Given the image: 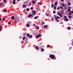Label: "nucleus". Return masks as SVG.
I'll return each mask as SVG.
<instances>
[{
    "instance_id": "1",
    "label": "nucleus",
    "mask_w": 73,
    "mask_h": 73,
    "mask_svg": "<svg viewBox=\"0 0 73 73\" xmlns=\"http://www.w3.org/2000/svg\"><path fill=\"white\" fill-rule=\"evenodd\" d=\"M49 57L51 59H52V60H56V56L55 55L53 54H50L49 55Z\"/></svg>"
},
{
    "instance_id": "2",
    "label": "nucleus",
    "mask_w": 73,
    "mask_h": 73,
    "mask_svg": "<svg viewBox=\"0 0 73 73\" xmlns=\"http://www.w3.org/2000/svg\"><path fill=\"white\" fill-rule=\"evenodd\" d=\"M27 37H29V38H31L33 37V36L32 35H29V33H27Z\"/></svg>"
},
{
    "instance_id": "3",
    "label": "nucleus",
    "mask_w": 73,
    "mask_h": 73,
    "mask_svg": "<svg viewBox=\"0 0 73 73\" xmlns=\"http://www.w3.org/2000/svg\"><path fill=\"white\" fill-rule=\"evenodd\" d=\"M32 14L33 15H35V14H36V11H34V10H33L32 11Z\"/></svg>"
},
{
    "instance_id": "4",
    "label": "nucleus",
    "mask_w": 73,
    "mask_h": 73,
    "mask_svg": "<svg viewBox=\"0 0 73 73\" xmlns=\"http://www.w3.org/2000/svg\"><path fill=\"white\" fill-rule=\"evenodd\" d=\"M41 37V35L40 34H38V35H37V38H38V37Z\"/></svg>"
},
{
    "instance_id": "5",
    "label": "nucleus",
    "mask_w": 73,
    "mask_h": 73,
    "mask_svg": "<svg viewBox=\"0 0 73 73\" xmlns=\"http://www.w3.org/2000/svg\"><path fill=\"white\" fill-rule=\"evenodd\" d=\"M41 37V35L40 34H38V35H37V38H38V37Z\"/></svg>"
},
{
    "instance_id": "6",
    "label": "nucleus",
    "mask_w": 73,
    "mask_h": 73,
    "mask_svg": "<svg viewBox=\"0 0 73 73\" xmlns=\"http://www.w3.org/2000/svg\"><path fill=\"white\" fill-rule=\"evenodd\" d=\"M37 12H39V11H40V10L39 8H37Z\"/></svg>"
},
{
    "instance_id": "7",
    "label": "nucleus",
    "mask_w": 73,
    "mask_h": 73,
    "mask_svg": "<svg viewBox=\"0 0 73 73\" xmlns=\"http://www.w3.org/2000/svg\"><path fill=\"white\" fill-rule=\"evenodd\" d=\"M3 12H7V11L5 9H3L2 11Z\"/></svg>"
},
{
    "instance_id": "8",
    "label": "nucleus",
    "mask_w": 73,
    "mask_h": 73,
    "mask_svg": "<svg viewBox=\"0 0 73 73\" xmlns=\"http://www.w3.org/2000/svg\"><path fill=\"white\" fill-rule=\"evenodd\" d=\"M14 19H15V17H14V16H13L11 17V20H13Z\"/></svg>"
},
{
    "instance_id": "9",
    "label": "nucleus",
    "mask_w": 73,
    "mask_h": 73,
    "mask_svg": "<svg viewBox=\"0 0 73 73\" xmlns=\"http://www.w3.org/2000/svg\"><path fill=\"white\" fill-rule=\"evenodd\" d=\"M31 16L33 17V15H31V14L29 15L28 16L29 18V17H31Z\"/></svg>"
},
{
    "instance_id": "10",
    "label": "nucleus",
    "mask_w": 73,
    "mask_h": 73,
    "mask_svg": "<svg viewBox=\"0 0 73 73\" xmlns=\"http://www.w3.org/2000/svg\"><path fill=\"white\" fill-rule=\"evenodd\" d=\"M57 2L56 1L54 4L55 6H56L57 5Z\"/></svg>"
},
{
    "instance_id": "11",
    "label": "nucleus",
    "mask_w": 73,
    "mask_h": 73,
    "mask_svg": "<svg viewBox=\"0 0 73 73\" xmlns=\"http://www.w3.org/2000/svg\"><path fill=\"white\" fill-rule=\"evenodd\" d=\"M59 15L60 17H62V15L61 14V13L59 14Z\"/></svg>"
},
{
    "instance_id": "12",
    "label": "nucleus",
    "mask_w": 73,
    "mask_h": 73,
    "mask_svg": "<svg viewBox=\"0 0 73 73\" xmlns=\"http://www.w3.org/2000/svg\"><path fill=\"white\" fill-rule=\"evenodd\" d=\"M41 52H44V49L42 48H41Z\"/></svg>"
},
{
    "instance_id": "13",
    "label": "nucleus",
    "mask_w": 73,
    "mask_h": 73,
    "mask_svg": "<svg viewBox=\"0 0 73 73\" xmlns=\"http://www.w3.org/2000/svg\"><path fill=\"white\" fill-rule=\"evenodd\" d=\"M44 28H47V27H48V25H45L44 26Z\"/></svg>"
},
{
    "instance_id": "14",
    "label": "nucleus",
    "mask_w": 73,
    "mask_h": 73,
    "mask_svg": "<svg viewBox=\"0 0 73 73\" xmlns=\"http://www.w3.org/2000/svg\"><path fill=\"white\" fill-rule=\"evenodd\" d=\"M26 26L27 27H29L30 26L29 24H27L26 25Z\"/></svg>"
},
{
    "instance_id": "15",
    "label": "nucleus",
    "mask_w": 73,
    "mask_h": 73,
    "mask_svg": "<svg viewBox=\"0 0 73 73\" xmlns=\"http://www.w3.org/2000/svg\"><path fill=\"white\" fill-rule=\"evenodd\" d=\"M25 36H23V40H25Z\"/></svg>"
},
{
    "instance_id": "16",
    "label": "nucleus",
    "mask_w": 73,
    "mask_h": 73,
    "mask_svg": "<svg viewBox=\"0 0 73 73\" xmlns=\"http://www.w3.org/2000/svg\"><path fill=\"white\" fill-rule=\"evenodd\" d=\"M26 35H27L26 33H24L23 34V36H26Z\"/></svg>"
},
{
    "instance_id": "17",
    "label": "nucleus",
    "mask_w": 73,
    "mask_h": 73,
    "mask_svg": "<svg viewBox=\"0 0 73 73\" xmlns=\"http://www.w3.org/2000/svg\"><path fill=\"white\" fill-rule=\"evenodd\" d=\"M1 27H2V25H0V31H1Z\"/></svg>"
},
{
    "instance_id": "18",
    "label": "nucleus",
    "mask_w": 73,
    "mask_h": 73,
    "mask_svg": "<svg viewBox=\"0 0 73 73\" xmlns=\"http://www.w3.org/2000/svg\"><path fill=\"white\" fill-rule=\"evenodd\" d=\"M64 21H69V19H64Z\"/></svg>"
},
{
    "instance_id": "19",
    "label": "nucleus",
    "mask_w": 73,
    "mask_h": 73,
    "mask_svg": "<svg viewBox=\"0 0 73 73\" xmlns=\"http://www.w3.org/2000/svg\"><path fill=\"white\" fill-rule=\"evenodd\" d=\"M26 11H29V8H28L26 9Z\"/></svg>"
},
{
    "instance_id": "20",
    "label": "nucleus",
    "mask_w": 73,
    "mask_h": 73,
    "mask_svg": "<svg viewBox=\"0 0 73 73\" xmlns=\"http://www.w3.org/2000/svg\"><path fill=\"white\" fill-rule=\"evenodd\" d=\"M13 4H16V2H15V1H13Z\"/></svg>"
},
{
    "instance_id": "21",
    "label": "nucleus",
    "mask_w": 73,
    "mask_h": 73,
    "mask_svg": "<svg viewBox=\"0 0 73 73\" xmlns=\"http://www.w3.org/2000/svg\"><path fill=\"white\" fill-rule=\"evenodd\" d=\"M38 4H39V5H42V3H38Z\"/></svg>"
},
{
    "instance_id": "22",
    "label": "nucleus",
    "mask_w": 73,
    "mask_h": 73,
    "mask_svg": "<svg viewBox=\"0 0 73 73\" xmlns=\"http://www.w3.org/2000/svg\"><path fill=\"white\" fill-rule=\"evenodd\" d=\"M53 7H54V5L53 4H52L51 5V7L52 8H53Z\"/></svg>"
},
{
    "instance_id": "23",
    "label": "nucleus",
    "mask_w": 73,
    "mask_h": 73,
    "mask_svg": "<svg viewBox=\"0 0 73 73\" xmlns=\"http://www.w3.org/2000/svg\"><path fill=\"white\" fill-rule=\"evenodd\" d=\"M68 5H70V2H68Z\"/></svg>"
},
{
    "instance_id": "24",
    "label": "nucleus",
    "mask_w": 73,
    "mask_h": 73,
    "mask_svg": "<svg viewBox=\"0 0 73 73\" xmlns=\"http://www.w3.org/2000/svg\"><path fill=\"white\" fill-rule=\"evenodd\" d=\"M68 17L69 19H70L72 17L70 15H69Z\"/></svg>"
},
{
    "instance_id": "25",
    "label": "nucleus",
    "mask_w": 73,
    "mask_h": 73,
    "mask_svg": "<svg viewBox=\"0 0 73 73\" xmlns=\"http://www.w3.org/2000/svg\"><path fill=\"white\" fill-rule=\"evenodd\" d=\"M6 2H7V0H3L4 3H6Z\"/></svg>"
},
{
    "instance_id": "26",
    "label": "nucleus",
    "mask_w": 73,
    "mask_h": 73,
    "mask_svg": "<svg viewBox=\"0 0 73 73\" xmlns=\"http://www.w3.org/2000/svg\"><path fill=\"white\" fill-rule=\"evenodd\" d=\"M44 24H45V22H42V25H44Z\"/></svg>"
},
{
    "instance_id": "27",
    "label": "nucleus",
    "mask_w": 73,
    "mask_h": 73,
    "mask_svg": "<svg viewBox=\"0 0 73 73\" xmlns=\"http://www.w3.org/2000/svg\"><path fill=\"white\" fill-rule=\"evenodd\" d=\"M8 24H9V25H11V22H9L8 23Z\"/></svg>"
},
{
    "instance_id": "28",
    "label": "nucleus",
    "mask_w": 73,
    "mask_h": 73,
    "mask_svg": "<svg viewBox=\"0 0 73 73\" xmlns=\"http://www.w3.org/2000/svg\"><path fill=\"white\" fill-rule=\"evenodd\" d=\"M24 40H23L21 42V43L22 44H23V43H24Z\"/></svg>"
},
{
    "instance_id": "29",
    "label": "nucleus",
    "mask_w": 73,
    "mask_h": 73,
    "mask_svg": "<svg viewBox=\"0 0 73 73\" xmlns=\"http://www.w3.org/2000/svg\"><path fill=\"white\" fill-rule=\"evenodd\" d=\"M67 29H68V30H70V28H69V27H68Z\"/></svg>"
},
{
    "instance_id": "30",
    "label": "nucleus",
    "mask_w": 73,
    "mask_h": 73,
    "mask_svg": "<svg viewBox=\"0 0 73 73\" xmlns=\"http://www.w3.org/2000/svg\"><path fill=\"white\" fill-rule=\"evenodd\" d=\"M5 20V18H3V19H2V21H4V20Z\"/></svg>"
},
{
    "instance_id": "31",
    "label": "nucleus",
    "mask_w": 73,
    "mask_h": 73,
    "mask_svg": "<svg viewBox=\"0 0 73 73\" xmlns=\"http://www.w3.org/2000/svg\"><path fill=\"white\" fill-rule=\"evenodd\" d=\"M39 27L38 26H37V29H39Z\"/></svg>"
},
{
    "instance_id": "32",
    "label": "nucleus",
    "mask_w": 73,
    "mask_h": 73,
    "mask_svg": "<svg viewBox=\"0 0 73 73\" xmlns=\"http://www.w3.org/2000/svg\"><path fill=\"white\" fill-rule=\"evenodd\" d=\"M46 16H49V15H48V13H46Z\"/></svg>"
},
{
    "instance_id": "33",
    "label": "nucleus",
    "mask_w": 73,
    "mask_h": 73,
    "mask_svg": "<svg viewBox=\"0 0 73 73\" xmlns=\"http://www.w3.org/2000/svg\"><path fill=\"white\" fill-rule=\"evenodd\" d=\"M55 20H58V18H57V17H56H56H55Z\"/></svg>"
},
{
    "instance_id": "34",
    "label": "nucleus",
    "mask_w": 73,
    "mask_h": 73,
    "mask_svg": "<svg viewBox=\"0 0 73 73\" xmlns=\"http://www.w3.org/2000/svg\"><path fill=\"white\" fill-rule=\"evenodd\" d=\"M54 10H55L56 9V7L54 6Z\"/></svg>"
},
{
    "instance_id": "35",
    "label": "nucleus",
    "mask_w": 73,
    "mask_h": 73,
    "mask_svg": "<svg viewBox=\"0 0 73 73\" xmlns=\"http://www.w3.org/2000/svg\"><path fill=\"white\" fill-rule=\"evenodd\" d=\"M49 46H50V45H48L47 46V48H49Z\"/></svg>"
},
{
    "instance_id": "36",
    "label": "nucleus",
    "mask_w": 73,
    "mask_h": 73,
    "mask_svg": "<svg viewBox=\"0 0 73 73\" xmlns=\"http://www.w3.org/2000/svg\"><path fill=\"white\" fill-rule=\"evenodd\" d=\"M31 10H33V7H31Z\"/></svg>"
},
{
    "instance_id": "37",
    "label": "nucleus",
    "mask_w": 73,
    "mask_h": 73,
    "mask_svg": "<svg viewBox=\"0 0 73 73\" xmlns=\"http://www.w3.org/2000/svg\"><path fill=\"white\" fill-rule=\"evenodd\" d=\"M31 2H30L29 3V5L30 6L31 5Z\"/></svg>"
},
{
    "instance_id": "38",
    "label": "nucleus",
    "mask_w": 73,
    "mask_h": 73,
    "mask_svg": "<svg viewBox=\"0 0 73 73\" xmlns=\"http://www.w3.org/2000/svg\"><path fill=\"white\" fill-rule=\"evenodd\" d=\"M33 26L34 27H35V26H36V24H34L33 25Z\"/></svg>"
},
{
    "instance_id": "39",
    "label": "nucleus",
    "mask_w": 73,
    "mask_h": 73,
    "mask_svg": "<svg viewBox=\"0 0 73 73\" xmlns=\"http://www.w3.org/2000/svg\"><path fill=\"white\" fill-rule=\"evenodd\" d=\"M32 3L33 4H35V1H33Z\"/></svg>"
},
{
    "instance_id": "40",
    "label": "nucleus",
    "mask_w": 73,
    "mask_h": 73,
    "mask_svg": "<svg viewBox=\"0 0 73 73\" xmlns=\"http://www.w3.org/2000/svg\"><path fill=\"white\" fill-rule=\"evenodd\" d=\"M64 17L65 19H67V17H66V16H64Z\"/></svg>"
},
{
    "instance_id": "41",
    "label": "nucleus",
    "mask_w": 73,
    "mask_h": 73,
    "mask_svg": "<svg viewBox=\"0 0 73 73\" xmlns=\"http://www.w3.org/2000/svg\"><path fill=\"white\" fill-rule=\"evenodd\" d=\"M53 13H56V11H53Z\"/></svg>"
},
{
    "instance_id": "42",
    "label": "nucleus",
    "mask_w": 73,
    "mask_h": 73,
    "mask_svg": "<svg viewBox=\"0 0 73 73\" xmlns=\"http://www.w3.org/2000/svg\"><path fill=\"white\" fill-rule=\"evenodd\" d=\"M68 12H70V10L69 9H68Z\"/></svg>"
},
{
    "instance_id": "43",
    "label": "nucleus",
    "mask_w": 73,
    "mask_h": 73,
    "mask_svg": "<svg viewBox=\"0 0 73 73\" xmlns=\"http://www.w3.org/2000/svg\"><path fill=\"white\" fill-rule=\"evenodd\" d=\"M56 17H57V18H58V19H60V17L58 16H57Z\"/></svg>"
},
{
    "instance_id": "44",
    "label": "nucleus",
    "mask_w": 73,
    "mask_h": 73,
    "mask_svg": "<svg viewBox=\"0 0 73 73\" xmlns=\"http://www.w3.org/2000/svg\"><path fill=\"white\" fill-rule=\"evenodd\" d=\"M69 14L70 15H72V14L70 12H69Z\"/></svg>"
},
{
    "instance_id": "45",
    "label": "nucleus",
    "mask_w": 73,
    "mask_h": 73,
    "mask_svg": "<svg viewBox=\"0 0 73 73\" xmlns=\"http://www.w3.org/2000/svg\"><path fill=\"white\" fill-rule=\"evenodd\" d=\"M25 5H23V8H24V7H25Z\"/></svg>"
},
{
    "instance_id": "46",
    "label": "nucleus",
    "mask_w": 73,
    "mask_h": 73,
    "mask_svg": "<svg viewBox=\"0 0 73 73\" xmlns=\"http://www.w3.org/2000/svg\"><path fill=\"white\" fill-rule=\"evenodd\" d=\"M57 9H58V10H59V9H60V7H58L57 8Z\"/></svg>"
},
{
    "instance_id": "47",
    "label": "nucleus",
    "mask_w": 73,
    "mask_h": 73,
    "mask_svg": "<svg viewBox=\"0 0 73 73\" xmlns=\"http://www.w3.org/2000/svg\"><path fill=\"white\" fill-rule=\"evenodd\" d=\"M60 8L61 9H63V7L62 6H60Z\"/></svg>"
},
{
    "instance_id": "48",
    "label": "nucleus",
    "mask_w": 73,
    "mask_h": 73,
    "mask_svg": "<svg viewBox=\"0 0 73 73\" xmlns=\"http://www.w3.org/2000/svg\"><path fill=\"white\" fill-rule=\"evenodd\" d=\"M2 5H3V4L2 3H0V5H1V6Z\"/></svg>"
},
{
    "instance_id": "49",
    "label": "nucleus",
    "mask_w": 73,
    "mask_h": 73,
    "mask_svg": "<svg viewBox=\"0 0 73 73\" xmlns=\"http://www.w3.org/2000/svg\"><path fill=\"white\" fill-rule=\"evenodd\" d=\"M64 3H62V7H64Z\"/></svg>"
},
{
    "instance_id": "50",
    "label": "nucleus",
    "mask_w": 73,
    "mask_h": 73,
    "mask_svg": "<svg viewBox=\"0 0 73 73\" xmlns=\"http://www.w3.org/2000/svg\"><path fill=\"white\" fill-rule=\"evenodd\" d=\"M35 19H37V17H34Z\"/></svg>"
},
{
    "instance_id": "51",
    "label": "nucleus",
    "mask_w": 73,
    "mask_h": 73,
    "mask_svg": "<svg viewBox=\"0 0 73 73\" xmlns=\"http://www.w3.org/2000/svg\"><path fill=\"white\" fill-rule=\"evenodd\" d=\"M28 24H31V22H28Z\"/></svg>"
},
{
    "instance_id": "52",
    "label": "nucleus",
    "mask_w": 73,
    "mask_h": 73,
    "mask_svg": "<svg viewBox=\"0 0 73 73\" xmlns=\"http://www.w3.org/2000/svg\"><path fill=\"white\" fill-rule=\"evenodd\" d=\"M38 46H37V49H38Z\"/></svg>"
},
{
    "instance_id": "53",
    "label": "nucleus",
    "mask_w": 73,
    "mask_h": 73,
    "mask_svg": "<svg viewBox=\"0 0 73 73\" xmlns=\"http://www.w3.org/2000/svg\"><path fill=\"white\" fill-rule=\"evenodd\" d=\"M72 47H70V49H72Z\"/></svg>"
},
{
    "instance_id": "54",
    "label": "nucleus",
    "mask_w": 73,
    "mask_h": 73,
    "mask_svg": "<svg viewBox=\"0 0 73 73\" xmlns=\"http://www.w3.org/2000/svg\"><path fill=\"white\" fill-rule=\"evenodd\" d=\"M60 20H58L57 21H56V22H58V21H59Z\"/></svg>"
},
{
    "instance_id": "55",
    "label": "nucleus",
    "mask_w": 73,
    "mask_h": 73,
    "mask_svg": "<svg viewBox=\"0 0 73 73\" xmlns=\"http://www.w3.org/2000/svg\"><path fill=\"white\" fill-rule=\"evenodd\" d=\"M71 13H73V11H71Z\"/></svg>"
},
{
    "instance_id": "56",
    "label": "nucleus",
    "mask_w": 73,
    "mask_h": 73,
    "mask_svg": "<svg viewBox=\"0 0 73 73\" xmlns=\"http://www.w3.org/2000/svg\"><path fill=\"white\" fill-rule=\"evenodd\" d=\"M60 13H59V12H58V15H59V14H60Z\"/></svg>"
},
{
    "instance_id": "57",
    "label": "nucleus",
    "mask_w": 73,
    "mask_h": 73,
    "mask_svg": "<svg viewBox=\"0 0 73 73\" xmlns=\"http://www.w3.org/2000/svg\"><path fill=\"white\" fill-rule=\"evenodd\" d=\"M35 29H37V26H36L35 27Z\"/></svg>"
},
{
    "instance_id": "58",
    "label": "nucleus",
    "mask_w": 73,
    "mask_h": 73,
    "mask_svg": "<svg viewBox=\"0 0 73 73\" xmlns=\"http://www.w3.org/2000/svg\"><path fill=\"white\" fill-rule=\"evenodd\" d=\"M1 21V18H0V21Z\"/></svg>"
},
{
    "instance_id": "59",
    "label": "nucleus",
    "mask_w": 73,
    "mask_h": 73,
    "mask_svg": "<svg viewBox=\"0 0 73 73\" xmlns=\"http://www.w3.org/2000/svg\"><path fill=\"white\" fill-rule=\"evenodd\" d=\"M61 1L62 2L64 1V0H61Z\"/></svg>"
},
{
    "instance_id": "60",
    "label": "nucleus",
    "mask_w": 73,
    "mask_h": 73,
    "mask_svg": "<svg viewBox=\"0 0 73 73\" xmlns=\"http://www.w3.org/2000/svg\"><path fill=\"white\" fill-rule=\"evenodd\" d=\"M27 1H25V2H24V3H27Z\"/></svg>"
},
{
    "instance_id": "61",
    "label": "nucleus",
    "mask_w": 73,
    "mask_h": 73,
    "mask_svg": "<svg viewBox=\"0 0 73 73\" xmlns=\"http://www.w3.org/2000/svg\"><path fill=\"white\" fill-rule=\"evenodd\" d=\"M61 13L62 14H63V13H62V12H61Z\"/></svg>"
},
{
    "instance_id": "62",
    "label": "nucleus",
    "mask_w": 73,
    "mask_h": 73,
    "mask_svg": "<svg viewBox=\"0 0 73 73\" xmlns=\"http://www.w3.org/2000/svg\"><path fill=\"white\" fill-rule=\"evenodd\" d=\"M68 8H69V9H70V7H68Z\"/></svg>"
},
{
    "instance_id": "63",
    "label": "nucleus",
    "mask_w": 73,
    "mask_h": 73,
    "mask_svg": "<svg viewBox=\"0 0 73 73\" xmlns=\"http://www.w3.org/2000/svg\"><path fill=\"white\" fill-rule=\"evenodd\" d=\"M38 21H40V19H38L37 20Z\"/></svg>"
},
{
    "instance_id": "64",
    "label": "nucleus",
    "mask_w": 73,
    "mask_h": 73,
    "mask_svg": "<svg viewBox=\"0 0 73 73\" xmlns=\"http://www.w3.org/2000/svg\"><path fill=\"white\" fill-rule=\"evenodd\" d=\"M36 49H37V46H36Z\"/></svg>"
}]
</instances>
